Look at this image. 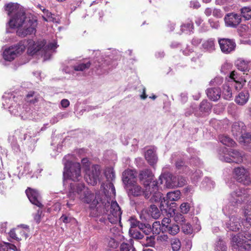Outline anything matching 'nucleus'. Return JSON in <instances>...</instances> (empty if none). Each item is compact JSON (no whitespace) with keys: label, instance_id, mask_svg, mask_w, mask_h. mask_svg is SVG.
<instances>
[{"label":"nucleus","instance_id":"f257e3e1","mask_svg":"<svg viewBox=\"0 0 251 251\" xmlns=\"http://www.w3.org/2000/svg\"><path fill=\"white\" fill-rule=\"evenodd\" d=\"M5 10L9 17L6 25V32H11L10 29H17V34L21 37L36 32L37 20L32 17H26L24 9L19 4L9 3L5 6Z\"/></svg>","mask_w":251,"mask_h":251},{"label":"nucleus","instance_id":"f03ea898","mask_svg":"<svg viewBox=\"0 0 251 251\" xmlns=\"http://www.w3.org/2000/svg\"><path fill=\"white\" fill-rule=\"evenodd\" d=\"M106 188L104 187V191L101 194L95 195L91 193L87 188L85 187L83 183H71L70 188L68 194V197L70 199L75 200V198H78L83 201L91 203V207H96L97 205H101V200L105 199V194L111 199H113L115 196L116 191L113 184L112 182H108L106 185ZM99 206L98 207L99 208Z\"/></svg>","mask_w":251,"mask_h":251},{"label":"nucleus","instance_id":"7ed1b4c3","mask_svg":"<svg viewBox=\"0 0 251 251\" xmlns=\"http://www.w3.org/2000/svg\"><path fill=\"white\" fill-rule=\"evenodd\" d=\"M101 200V205L99 207L103 209V216L100 218L99 221L105 224H107L108 222L113 225L119 224L121 222L122 211L116 201L111 199L109 196H107L105 194V199Z\"/></svg>","mask_w":251,"mask_h":251},{"label":"nucleus","instance_id":"20e7f679","mask_svg":"<svg viewBox=\"0 0 251 251\" xmlns=\"http://www.w3.org/2000/svg\"><path fill=\"white\" fill-rule=\"evenodd\" d=\"M72 155H66L63 159L64 165L63 176L64 178H69L74 181H79L81 178L80 165L77 162L70 161Z\"/></svg>","mask_w":251,"mask_h":251},{"label":"nucleus","instance_id":"39448f33","mask_svg":"<svg viewBox=\"0 0 251 251\" xmlns=\"http://www.w3.org/2000/svg\"><path fill=\"white\" fill-rule=\"evenodd\" d=\"M249 190L245 188H239L231 193L229 197V202L234 207L240 206L248 201Z\"/></svg>","mask_w":251,"mask_h":251},{"label":"nucleus","instance_id":"423d86ee","mask_svg":"<svg viewBox=\"0 0 251 251\" xmlns=\"http://www.w3.org/2000/svg\"><path fill=\"white\" fill-rule=\"evenodd\" d=\"M226 152L224 154H220L219 158L223 161L228 163H240L243 161V154L238 151L225 149Z\"/></svg>","mask_w":251,"mask_h":251},{"label":"nucleus","instance_id":"0eeeda50","mask_svg":"<svg viewBox=\"0 0 251 251\" xmlns=\"http://www.w3.org/2000/svg\"><path fill=\"white\" fill-rule=\"evenodd\" d=\"M233 175L236 181L244 185H249L251 183L250 173L249 170L243 167L235 168Z\"/></svg>","mask_w":251,"mask_h":251},{"label":"nucleus","instance_id":"6e6552de","mask_svg":"<svg viewBox=\"0 0 251 251\" xmlns=\"http://www.w3.org/2000/svg\"><path fill=\"white\" fill-rule=\"evenodd\" d=\"M20 45H23L24 50L27 48V53L33 55L42 49L46 43L44 41L35 42L32 40H24L19 42Z\"/></svg>","mask_w":251,"mask_h":251},{"label":"nucleus","instance_id":"1a4fd4ad","mask_svg":"<svg viewBox=\"0 0 251 251\" xmlns=\"http://www.w3.org/2000/svg\"><path fill=\"white\" fill-rule=\"evenodd\" d=\"M158 182L153 181L151 186L146 188L144 192L145 197L147 199H149L151 202H157L163 201V199H161L162 194L158 191Z\"/></svg>","mask_w":251,"mask_h":251},{"label":"nucleus","instance_id":"9d476101","mask_svg":"<svg viewBox=\"0 0 251 251\" xmlns=\"http://www.w3.org/2000/svg\"><path fill=\"white\" fill-rule=\"evenodd\" d=\"M232 247L236 251H249L251 249V240L246 237L234 236L232 239Z\"/></svg>","mask_w":251,"mask_h":251},{"label":"nucleus","instance_id":"9b49d317","mask_svg":"<svg viewBox=\"0 0 251 251\" xmlns=\"http://www.w3.org/2000/svg\"><path fill=\"white\" fill-rule=\"evenodd\" d=\"M24 51V47L23 45H20L19 43L14 46H11L8 49H6L3 52V58L6 61H11L18 54H20Z\"/></svg>","mask_w":251,"mask_h":251},{"label":"nucleus","instance_id":"f8f14e48","mask_svg":"<svg viewBox=\"0 0 251 251\" xmlns=\"http://www.w3.org/2000/svg\"><path fill=\"white\" fill-rule=\"evenodd\" d=\"M100 174V168L99 165H93L91 168L86 171L85 178L88 183L95 185L99 179Z\"/></svg>","mask_w":251,"mask_h":251},{"label":"nucleus","instance_id":"ddd939ff","mask_svg":"<svg viewBox=\"0 0 251 251\" xmlns=\"http://www.w3.org/2000/svg\"><path fill=\"white\" fill-rule=\"evenodd\" d=\"M162 232H167L172 235L176 234L179 231V226L168 218H164L162 220Z\"/></svg>","mask_w":251,"mask_h":251},{"label":"nucleus","instance_id":"4468645a","mask_svg":"<svg viewBox=\"0 0 251 251\" xmlns=\"http://www.w3.org/2000/svg\"><path fill=\"white\" fill-rule=\"evenodd\" d=\"M218 43L221 50L224 53H230L235 49L236 43L233 40L227 38L219 39Z\"/></svg>","mask_w":251,"mask_h":251},{"label":"nucleus","instance_id":"2eb2a0df","mask_svg":"<svg viewBox=\"0 0 251 251\" xmlns=\"http://www.w3.org/2000/svg\"><path fill=\"white\" fill-rule=\"evenodd\" d=\"M165 181L164 186L167 188H173L176 187V176L170 174H162L160 176L158 184H163Z\"/></svg>","mask_w":251,"mask_h":251},{"label":"nucleus","instance_id":"dca6fc26","mask_svg":"<svg viewBox=\"0 0 251 251\" xmlns=\"http://www.w3.org/2000/svg\"><path fill=\"white\" fill-rule=\"evenodd\" d=\"M154 175L151 171L148 168L141 170L139 174L140 181L143 184L146 188L150 187L149 185L152 183Z\"/></svg>","mask_w":251,"mask_h":251},{"label":"nucleus","instance_id":"f3484780","mask_svg":"<svg viewBox=\"0 0 251 251\" xmlns=\"http://www.w3.org/2000/svg\"><path fill=\"white\" fill-rule=\"evenodd\" d=\"M137 173L132 170H125L123 173L122 180L126 188L129 187L136 181Z\"/></svg>","mask_w":251,"mask_h":251},{"label":"nucleus","instance_id":"a211bd4d","mask_svg":"<svg viewBox=\"0 0 251 251\" xmlns=\"http://www.w3.org/2000/svg\"><path fill=\"white\" fill-rule=\"evenodd\" d=\"M181 193L178 190L168 192L167 194V200L163 198V201H161L160 203L161 208L166 210L169 207V201H177L180 198Z\"/></svg>","mask_w":251,"mask_h":251},{"label":"nucleus","instance_id":"6ab92c4d","mask_svg":"<svg viewBox=\"0 0 251 251\" xmlns=\"http://www.w3.org/2000/svg\"><path fill=\"white\" fill-rule=\"evenodd\" d=\"M25 193L29 200L32 204L37 206L39 208L43 206L40 201L41 197L40 194L37 190L28 188L26 190Z\"/></svg>","mask_w":251,"mask_h":251},{"label":"nucleus","instance_id":"aec40b11","mask_svg":"<svg viewBox=\"0 0 251 251\" xmlns=\"http://www.w3.org/2000/svg\"><path fill=\"white\" fill-rule=\"evenodd\" d=\"M235 65L238 70L244 72V74L247 75L251 70V60L239 58L235 61Z\"/></svg>","mask_w":251,"mask_h":251},{"label":"nucleus","instance_id":"412c9836","mask_svg":"<svg viewBox=\"0 0 251 251\" xmlns=\"http://www.w3.org/2000/svg\"><path fill=\"white\" fill-rule=\"evenodd\" d=\"M224 20L226 25L230 27H236L241 21L240 16L233 13L227 14Z\"/></svg>","mask_w":251,"mask_h":251},{"label":"nucleus","instance_id":"4be33fe9","mask_svg":"<svg viewBox=\"0 0 251 251\" xmlns=\"http://www.w3.org/2000/svg\"><path fill=\"white\" fill-rule=\"evenodd\" d=\"M226 227L233 231H237L241 228V218L235 215L229 217V222L226 224Z\"/></svg>","mask_w":251,"mask_h":251},{"label":"nucleus","instance_id":"5701e85b","mask_svg":"<svg viewBox=\"0 0 251 251\" xmlns=\"http://www.w3.org/2000/svg\"><path fill=\"white\" fill-rule=\"evenodd\" d=\"M17 98L12 93H5L2 96V106L4 109L9 108L14 102H17Z\"/></svg>","mask_w":251,"mask_h":251},{"label":"nucleus","instance_id":"b1692460","mask_svg":"<svg viewBox=\"0 0 251 251\" xmlns=\"http://www.w3.org/2000/svg\"><path fill=\"white\" fill-rule=\"evenodd\" d=\"M145 157L149 164L152 166L156 163L158 160L154 149L148 150L145 152Z\"/></svg>","mask_w":251,"mask_h":251},{"label":"nucleus","instance_id":"393cba45","mask_svg":"<svg viewBox=\"0 0 251 251\" xmlns=\"http://www.w3.org/2000/svg\"><path fill=\"white\" fill-rule=\"evenodd\" d=\"M202 49L205 51L213 52L215 50V40L210 38L204 40L201 45Z\"/></svg>","mask_w":251,"mask_h":251},{"label":"nucleus","instance_id":"a878e982","mask_svg":"<svg viewBox=\"0 0 251 251\" xmlns=\"http://www.w3.org/2000/svg\"><path fill=\"white\" fill-rule=\"evenodd\" d=\"M208 98L213 101H217L221 97V90L218 88H209L206 90Z\"/></svg>","mask_w":251,"mask_h":251},{"label":"nucleus","instance_id":"bb28decb","mask_svg":"<svg viewBox=\"0 0 251 251\" xmlns=\"http://www.w3.org/2000/svg\"><path fill=\"white\" fill-rule=\"evenodd\" d=\"M71 60V62H72ZM71 65L72 66L74 70L75 71H83L85 70L88 69L91 65V63L90 61L84 60L82 62L77 63L76 64L72 63Z\"/></svg>","mask_w":251,"mask_h":251},{"label":"nucleus","instance_id":"cd10ccee","mask_svg":"<svg viewBox=\"0 0 251 251\" xmlns=\"http://www.w3.org/2000/svg\"><path fill=\"white\" fill-rule=\"evenodd\" d=\"M227 82L226 83L223 87V96L225 100H230L232 97V93L231 88V85L232 83H230L229 80H227Z\"/></svg>","mask_w":251,"mask_h":251},{"label":"nucleus","instance_id":"c85d7f7f","mask_svg":"<svg viewBox=\"0 0 251 251\" xmlns=\"http://www.w3.org/2000/svg\"><path fill=\"white\" fill-rule=\"evenodd\" d=\"M129 187H130V188H127L129 190V194L134 197L141 196L143 194L144 195L145 191H143L140 186L134 183L131 185H129Z\"/></svg>","mask_w":251,"mask_h":251},{"label":"nucleus","instance_id":"c756f323","mask_svg":"<svg viewBox=\"0 0 251 251\" xmlns=\"http://www.w3.org/2000/svg\"><path fill=\"white\" fill-rule=\"evenodd\" d=\"M249 98V94L247 91L242 92L236 97L235 102L239 105H243L247 103Z\"/></svg>","mask_w":251,"mask_h":251},{"label":"nucleus","instance_id":"7c9ffc66","mask_svg":"<svg viewBox=\"0 0 251 251\" xmlns=\"http://www.w3.org/2000/svg\"><path fill=\"white\" fill-rule=\"evenodd\" d=\"M57 44L55 42H51L49 43L47 46H45V45L42 48V51L43 50L47 51L46 53L44 55V60H46L47 59H49L50 58V53L49 52V51L54 50L56 48H57Z\"/></svg>","mask_w":251,"mask_h":251},{"label":"nucleus","instance_id":"2f4dec72","mask_svg":"<svg viewBox=\"0 0 251 251\" xmlns=\"http://www.w3.org/2000/svg\"><path fill=\"white\" fill-rule=\"evenodd\" d=\"M108 62L109 61H107V60H104L103 61L101 60V62H95L94 66L98 70H101V73H105L111 69V67H109Z\"/></svg>","mask_w":251,"mask_h":251},{"label":"nucleus","instance_id":"473e14b6","mask_svg":"<svg viewBox=\"0 0 251 251\" xmlns=\"http://www.w3.org/2000/svg\"><path fill=\"white\" fill-rule=\"evenodd\" d=\"M39 98L40 96L37 93L30 91L26 95L25 100L29 103L34 104L38 101Z\"/></svg>","mask_w":251,"mask_h":251},{"label":"nucleus","instance_id":"72a5a7b5","mask_svg":"<svg viewBox=\"0 0 251 251\" xmlns=\"http://www.w3.org/2000/svg\"><path fill=\"white\" fill-rule=\"evenodd\" d=\"M180 30L182 32L186 34H191L193 33V23L192 21H190L187 23L183 24L180 26Z\"/></svg>","mask_w":251,"mask_h":251},{"label":"nucleus","instance_id":"f704fd0d","mask_svg":"<svg viewBox=\"0 0 251 251\" xmlns=\"http://www.w3.org/2000/svg\"><path fill=\"white\" fill-rule=\"evenodd\" d=\"M227 79V80H229L231 83L234 82H239L246 80L245 79L240 76L239 73L236 71H232L230 73Z\"/></svg>","mask_w":251,"mask_h":251},{"label":"nucleus","instance_id":"c9c22d12","mask_svg":"<svg viewBox=\"0 0 251 251\" xmlns=\"http://www.w3.org/2000/svg\"><path fill=\"white\" fill-rule=\"evenodd\" d=\"M243 127V123L242 122H235L232 126V132L235 136H238L242 133V128Z\"/></svg>","mask_w":251,"mask_h":251},{"label":"nucleus","instance_id":"e433bc0d","mask_svg":"<svg viewBox=\"0 0 251 251\" xmlns=\"http://www.w3.org/2000/svg\"><path fill=\"white\" fill-rule=\"evenodd\" d=\"M148 214L149 216H151L154 219H157L160 216V212L155 205H151L148 211Z\"/></svg>","mask_w":251,"mask_h":251},{"label":"nucleus","instance_id":"4c0bfd02","mask_svg":"<svg viewBox=\"0 0 251 251\" xmlns=\"http://www.w3.org/2000/svg\"><path fill=\"white\" fill-rule=\"evenodd\" d=\"M220 141L228 147H234L235 142L228 136L221 135L219 137Z\"/></svg>","mask_w":251,"mask_h":251},{"label":"nucleus","instance_id":"58836bf2","mask_svg":"<svg viewBox=\"0 0 251 251\" xmlns=\"http://www.w3.org/2000/svg\"><path fill=\"white\" fill-rule=\"evenodd\" d=\"M133 241L130 240L129 243H123L121 245V251H136L132 244Z\"/></svg>","mask_w":251,"mask_h":251},{"label":"nucleus","instance_id":"ea45409f","mask_svg":"<svg viewBox=\"0 0 251 251\" xmlns=\"http://www.w3.org/2000/svg\"><path fill=\"white\" fill-rule=\"evenodd\" d=\"M23 227L24 229H22L20 227H18L16 228V231L17 232V234L18 235L19 237H21V239L22 238H25L26 239L28 235V226L26 225H24L23 226Z\"/></svg>","mask_w":251,"mask_h":251},{"label":"nucleus","instance_id":"a19ab883","mask_svg":"<svg viewBox=\"0 0 251 251\" xmlns=\"http://www.w3.org/2000/svg\"><path fill=\"white\" fill-rule=\"evenodd\" d=\"M34 134H32L30 132H28L24 134L23 139L25 141V143L31 145L34 144L36 142L34 138Z\"/></svg>","mask_w":251,"mask_h":251},{"label":"nucleus","instance_id":"79ce46f5","mask_svg":"<svg viewBox=\"0 0 251 251\" xmlns=\"http://www.w3.org/2000/svg\"><path fill=\"white\" fill-rule=\"evenodd\" d=\"M242 16L246 20H249L251 19V7H244L241 9Z\"/></svg>","mask_w":251,"mask_h":251},{"label":"nucleus","instance_id":"37998d69","mask_svg":"<svg viewBox=\"0 0 251 251\" xmlns=\"http://www.w3.org/2000/svg\"><path fill=\"white\" fill-rule=\"evenodd\" d=\"M215 251H227V247L225 242L219 239L216 243L215 247Z\"/></svg>","mask_w":251,"mask_h":251},{"label":"nucleus","instance_id":"c03bdc74","mask_svg":"<svg viewBox=\"0 0 251 251\" xmlns=\"http://www.w3.org/2000/svg\"><path fill=\"white\" fill-rule=\"evenodd\" d=\"M9 112L13 115H18L20 111L21 110V106L17 103V102H14L9 108H8Z\"/></svg>","mask_w":251,"mask_h":251},{"label":"nucleus","instance_id":"a18cd8bd","mask_svg":"<svg viewBox=\"0 0 251 251\" xmlns=\"http://www.w3.org/2000/svg\"><path fill=\"white\" fill-rule=\"evenodd\" d=\"M152 231L153 234H158L161 231H162V224L159 221H156L152 224Z\"/></svg>","mask_w":251,"mask_h":251},{"label":"nucleus","instance_id":"49530a36","mask_svg":"<svg viewBox=\"0 0 251 251\" xmlns=\"http://www.w3.org/2000/svg\"><path fill=\"white\" fill-rule=\"evenodd\" d=\"M128 221L130 226V228L136 229L138 227L140 229V225L143 224L133 217H130Z\"/></svg>","mask_w":251,"mask_h":251},{"label":"nucleus","instance_id":"de8ad7c7","mask_svg":"<svg viewBox=\"0 0 251 251\" xmlns=\"http://www.w3.org/2000/svg\"><path fill=\"white\" fill-rule=\"evenodd\" d=\"M129 233L131 235V237L133 238L137 239H141L143 238V235L137 229L130 228L129 230Z\"/></svg>","mask_w":251,"mask_h":251},{"label":"nucleus","instance_id":"09e8293b","mask_svg":"<svg viewBox=\"0 0 251 251\" xmlns=\"http://www.w3.org/2000/svg\"><path fill=\"white\" fill-rule=\"evenodd\" d=\"M200 109L201 112H208L211 109L210 104L207 100H203L200 104Z\"/></svg>","mask_w":251,"mask_h":251},{"label":"nucleus","instance_id":"8fccbe9b","mask_svg":"<svg viewBox=\"0 0 251 251\" xmlns=\"http://www.w3.org/2000/svg\"><path fill=\"white\" fill-rule=\"evenodd\" d=\"M42 10L44 13V15L43 16L44 21L46 22H53L54 18L52 16V15L51 12L45 8L42 9Z\"/></svg>","mask_w":251,"mask_h":251},{"label":"nucleus","instance_id":"3c124183","mask_svg":"<svg viewBox=\"0 0 251 251\" xmlns=\"http://www.w3.org/2000/svg\"><path fill=\"white\" fill-rule=\"evenodd\" d=\"M182 231L186 234H191L192 232V228L191 225L186 221L181 225Z\"/></svg>","mask_w":251,"mask_h":251},{"label":"nucleus","instance_id":"603ef678","mask_svg":"<svg viewBox=\"0 0 251 251\" xmlns=\"http://www.w3.org/2000/svg\"><path fill=\"white\" fill-rule=\"evenodd\" d=\"M171 246L173 251H178L180 249V241L177 238H174L171 241Z\"/></svg>","mask_w":251,"mask_h":251},{"label":"nucleus","instance_id":"864d4df0","mask_svg":"<svg viewBox=\"0 0 251 251\" xmlns=\"http://www.w3.org/2000/svg\"><path fill=\"white\" fill-rule=\"evenodd\" d=\"M105 176L108 181H112L115 178V173L113 169L107 168L105 171Z\"/></svg>","mask_w":251,"mask_h":251},{"label":"nucleus","instance_id":"5fc2aeb1","mask_svg":"<svg viewBox=\"0 0 251 251\" xmlns=\"http://www.w3.org/2000/svg\"><path fill=\"white\" fill-rule=\"evenodd\" d=\"M140 229L146 235H149L152 231V229L149 224H143L140 225Z\"/></svg>","mask_w":251,"mask_h":251},{"label":"nucleus","instance_id":"6e6d98bb","mask_svg":"<svg viewBox=\"0 0 251 251\" xmlns=\"http://www.w3.org/2000/svg\"><path fill=\"white\" fill-rule=\"evenodd\" d=\"M202 185L208 189L214 187V182L209 178H205L202 181Z\"/></svg>","mask_w":251,"mask_h":251},{"label":"nucleus","instance_id":"4d7b16f0","mask_svg":"<svg viewBox=\"0 0 251 251\" xmlns=\"http://www.w3.org/2000/svg\"><path fill=\"white\" fill-rule=\"evenodd\" d=\"M244 215L247 220H251V202L247 204L244 209Z\"/></svg>","mask_w":251,"mask_h":251},{"label":"nucleus","instance_id":"13d9d810","mask_svg":"<svg viewBox=\"0 0 251 251\" xmlns=\"http://www.w3.org/2000/svg\"><path fill=\"white\" fill-rule=\"evenodd\" d=\"M154 237L153 236H147L146 243L145 245L146 246L153 247L155 244Z\"/></svg>","mask_w":251,"mask_h":251},{"label":"nucleus","instance_id":"bf43d9fd","mask_svg":"<svg viewBox=\"0 0 251 251\" xmlns=\"http://www.w3.org/2000/svg\"><path fill=\"white\" fill-rule=\"evenodd\" d=\"M201 6V4L198 0H192L189 2V7L191 8L198 9Z\"/></svg>","mask_w":251,"mask_h":251},{"label":"nucleus","instance_id":"052dcab7","mask_svg":"<svg viewBox=\"0 0 251 251\" xmlns=\"http://www.w3.org/2000/svg\"><path fill=\"white\" fill-rule=\"evenodd\" d=\"M186 179L182 176H176V187H182L186 183Z\"/></svg>","mask_w":251,"mask_h":251},{"label":"nucleus","instance_id":"680f3d73","mask_svg":"<svg viewBox=\"0 0 251 251\" xmlns=\"http://www.w3.org/2000/svg\"><path fill=\"white\" fill-rule=\"evenodd\" d=\"M180 208L182 213L186 214L190 210V206L188 203L184 202L180 205Z\"/></svg>","mask_w":251,"mask_h":251},{"label":"nucleus","instance_id":"e2e57ef3","mask_svg":"<svg viewBox=\"0 0 251 251\" xmlns=\"http://www.w3.org/2000/svg\"><path fill=\"white\" fill-rule=\"evenodd\" d=\"M223 82V78L221 76H217L213 80H211L210 83L212 85H219Z\"/></svg>","mask_w":251,"mask_h":251},{"label":"nucleus","instance_id":"0e129e2a","mask_svg":"<svg viewBox=\"0 0 251 251\" xmlns=\"http://www.w3.org/2000/svg\"><path fill=\"white\" fill-rule=\"evenodd\" d=\"M174 219L176 222L180 223L181 225L186 222L184 216L180 214H176L175 216Z\"/></svg>","mask_w":251,"mask_h":251},{"label":"nucleus","instance_id":"69168bd1","mask_svg":"<svg viewBox=\"0 0 251 251\" xmlns=\"http://www.w3.org/2000/svg\"><path fill=\"white\" fill-rule=\"evenodd\" d=\"M107 244L108 247L113 249L116 248L118 246V242L113 238H110L108 239Z\"/></svg>","mask_w":251,"mask_h":251},{"label":"nucleus","instance_id":"338daca9","mask_svg":"<svg viewBox=\"0 0 251 251\" xmlns=\"http://www.w3.org/2000/svg\"><path fill=\"white\" fill-rule=\"evenodd\" d=\"M224 14L223 12L218 8H214L213 11V15L217 18H221L223 17Z\"/></svg>","mask_w":251,"mask_h":251},{"label":"nucleus","instance_id":"774afa93","mask_svg":"<svg viewBox=\"0 0 251 251\" xmlns=\"http://www.w3.org/2000/svg\"><path fill=\"white\" fill-rule=\"evenodd\" d=\"M248 28L246 25H242L238 28V32L241 36L245 35V32Z\"/></svg>","mask_w":251,"mask_h":251}]
</instances>
